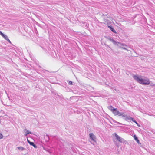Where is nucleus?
Instances as JSON below:
<instances>
[{
  "instance_id": "nucleus-1",
  "label": "nucleus",
  "mask_w": 155,
  "mask_h": 155,
  "mask_svg": "<svg viewBox=\"0 0 155 155\" xmlns=\"http://www.w3.org/2000/svg\"><path fill=\"white\" fill-rule=\"evenodd\" d=\"M134 79L140 84L143 85H148L150 83V81L148 78L143 79L137 75L133 76Z\"/></svg>"
},
{
  "instance_id": "nucleus-2",
  "label": "nucleus",
  "mask_w": 155,
  "mask_h": 155,
  "mask_svg": "<svg viewBox=\"0 0 155 155\" xmlns=\"http://www.w3.org/2000/svg\"><path fill=\"white\" fill-rule=\"evenodd\" d=\"M90 141L91 144H94V143L96 142V138L95 136L93 133H90L89 134Z\"/></svg>"
},
{
  "instance_id": "nucleus-3",
  "label": "nucleus",
  "mask_w": 155,
  "mask_h": 155,
  "mask_svg": "<svg viewBox=\"0 0 155 155\" xmlns=\"http://www.w3.org/2000/svg\"><path fill=\"white\" fill-rule=\"evenodd\" d=\"M112 113L115 116L118 115V116H121V117L123 114H124V113H121L117 110V108L113 109Z\"/></svg>"
},
{
  "instance_id": "nucleus-4",
  "label": "nucleus",
  "mask_w": 155,
  "mask_h": 155,
  "mask_svg": "<svg viewBox=\"0 0 155 155\" xmlns=\"http://www.w3.org/2000/svg\"><path fill=\"white\" fill-rule=\"evenodd\" d=\"M121 117L127 121L132 120L133 118L130 116H128L127 114H124V113L123 114Z\"/></svg>"
},
{
  "instance_id": "nucleus-5",
  "label": "nucleus",
  "mask_w": 155,
  "mask_h": 155,
  "mask_svg": "<svg viewBox=\"0 0 155 155\" xmlns=\"http://www.w3.org/2000/svg\"><path fill=\"white\" fill-rule=\"evenodd\" d=\"M114 134L116 137V139L120 142L121 143H124L125 141L124 140L123 138H121L120 137H119L117 134L116 133H114Z\"/></svg>"
},
{
  "instance_id": "nucleus-6",
  "label": "nucleus",
  "mask_w": 155,
  "mask_h": 155,
  "mask_svg": "<svg viewBox=\"0 0 155 155\" xmlns=\"http://www.w3.org/2000/svg\"><path fill=\"white\" fill-rule=\"evenodd\" d=\"M0 35H1L4 39L6 40L9 43H11V42L8 39V37L5 35L3 34L2 32L0 31Z\"/></svg>"
},
{
  "instance_id": "nucleus-7",
  "label": "nucleus",
  "mask_w": 155,
  "mask_h": 155,
  "mask_svg": "<svg viewBox=\"0 0 155 155\" xmlns=\"http://www.w3.org/2000/svg\"><path fill=\"white\" fill-rule=\"evenodd\" d=\"M108 27L110 28V30L113 32L116 33V32L115 29L111 26H108Z\"/></svg>"
},
{
  "instance_id": "nucleus-8",
  "label": "nucleus",
  "mask_w": 155,
  "mask_h": 155,
  "mask_svg": "<svg viewBox=\"0 0 155 155\" xmlns=\"http://www.w3.org/2000/svg\"><path fill=\"white\" fill-rule=\"evenodd\" d=\"M134 138L135 141L137 142L139 144L140 143V141L138 140L137 137L135 135H134L133 136Z\"/></svg>"
},
{
  "instance_id": "nucleus-9",
  "label": "nucleus",
  "mask_w": 155,
  "mask_h": 155,
  "mask_svg": "<svg viewBox=\"0 0 155 155\" xmlns=\"http://www.w3.org/2000/svg\"><path fill=\"white\" fill-rule=\"evenodd\" d=\"M108 39L112 42L113 43L114 45H117V42L115 41L114 39L112 38H109Z\"/></svg>"
},
{
  "instance_id": "nucleus-10",
  "label": "nucleus",
  "mask_w": 155,
  "mask_h": 155,
  "mask_svg": "<svg viewBox=\"0 0 155 155\" xmlns=\"http://www.w3.org/2000/svg\"><path fill=\"white\" fill-rule=\"evenodd\" d=\"M24 132L26 133L25 134V136H26L28 134H31V132L27 130L26 129H25L24 130Z\"/></svg>"
},
{
  "instance_id": "nucleus-11",
  "label": "nucleus",
  "mask_w": 155,
  "mask_h": 155,
  "mask_svg": "<svg viewBox=\"0 0 155 155\" xmlns=\"http://www.w3.org/2000/svg\"><path fill=\"white\" fill-rule=\"evenodd\" d=\"M108 108L112 112L113 111V109H115L112 106H109L108 107Z\"/></svg>"
},
{
  "instance_id": "nucleus-12",
  "label": "nucleus",
  "mask_w": 155,
  "mask_h": 155,
  "mask_svg": "<svg viewBox=\"0 0 155 155\" xmlns=\"http://www.w3.org/2000/svg\"><path fill=\"white\" fill-rule=\"evenodd\" d=\"M31 145L33 146L35 148L36 147V146L35 145L34 143L31 142H30L29 143Z\"/></svg>"
},
{
  "instance_id": "nucleus-13",
  "label": "nucleus",
  "mask_w": 155,
  "mask_h": 155,
  "mask_svg": "<svg viewBox=\"0 0 155 155\" xmlns=\"http://www.w3.org/2000/svg\"><path fill=\"white\" fill-rule=\"evenodd\" d=\"M17 148L19 150L21 151L24 150V148L22 147H19Z\"/></svg>"
},
{
  "instance_id": "nucleus-14",
  "label": "nucleus",
  "mask_w": 155,
  "mask_h": 155,
  "mask_svg": "<svg viewBox=\"0 0 155 155\" xmlns=\"http://www.w3.org/2000/svg\"><path fill=\"white\" fill-rule=\"evenodd\" d=\"M45 138L47 139V141H48L49 140V138L48 135H46L45 136Z\"/></svg>"
},
{
  "instance_id": "nucleus-15",
  "label": "nucleus",
  "mask_w": 155,
  "mask_h": 155,
  "mask_svg": "<svg viewBox=\"0 0 155 155\" xmlns=\"http://www.w3.org/2000/svg\"><path fill=\"white\" fill-rule=\"evenodd\" d=\"M68 84H69L70 85H72V82L71 81H68Z\"/></svg>"
},
{
  "instance_id": "nucleus-16",
  "label": "nucleus",
  "mask_w": 155,
  "mask_h": 155,
  "mask_svg": "<svg viewBox=\"0 0 155 155\" xmlns=\"http://www.w3.org/2000/svg\"><path fill=\"white\" fill-rule=\"evenodd\" d=\"M3 137V135L1 134L0 133V139H2Z\"/></svg>"
},
{
  "instance_id": "nucleus-17",
  "label": "nucleus",
  "mask_w": 155,
  "mask_h": 155,
  "mask_svg": "<svg viewBox=\"0 0 155 155\" xmlns=\"http://www.w3.org/2000/svg\"><path fill=\"white\" fill-rule=\"evenodd\" d=\"M132 121L133 122H134L135 123H137V122L136 120H134V118H133V119H132Z\"/></svg>"
},
{
  "instance_id": "nucleus-18",
  "label": "nucleus",
  "mask_w": 155,
  "mask_h": 155,
  "mask_svg": "<svg viewBox=\"0 0 155 155\" xmlns=\"http://www.w3.org/2000/svg\"><path fill=\"white\" fill-rule=\"evenodd\" d=\"M136 124L138 126H139V127L140 126V125L137 122V123H136Z\"/></svg>"
},
{
  "instance_id": "nucleus-19",
  "label": "nucleus",
  "mask_w": 155,
  "mask_h": 155,
  "mask_svg": "<svg viewBox=\"0 0 155 155\" xmlns=\"http://www.w3.org/2000/svg\"><path fill=\"white\" fill-rule=\"evenodd\" d=\"M27 141L28 143L30 142L28 139H27Z\"/></svg>"
}]
</instances>
